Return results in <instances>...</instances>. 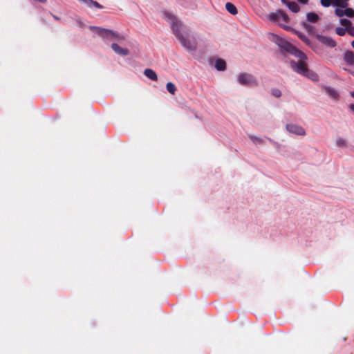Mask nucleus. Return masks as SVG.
Here are the masks:
<instances>
[{
  "mask_svg": "<svg viewBox=\"0 0 354 354\" xmlns=\"http://www.w3.org/2000/svg\"><path fill=\"white\" fill-rule=\"evenodd\" d=\"M278 44L286 52L300 59V61L298 62H291V66L295 71L314 81L318 80V75L314 72L310 71L308 68L306 64L303 61L307 58L306 55L303 52L296 48L290 43L283 39H280Z\"/></svg>",
  "mask_w": 354,
  "mask_h": 354,
  "instance_id": "f257e3e1",
  "label": "nucleus"
},
{
  "mask_svg": "<svg viewBox=\"0 0 354 354\" xmlns=\"http://www.w3.org/2000/svg\"><path fill=\"white\" fill-rule=\"evenodd\" d=\"M162 16L170 24L174 34L178 38L181 45L189 51L195 50L196 49V41L189 39L183 34V31L185 28L183 22L176 15L167 10L162 11Z\"/></svg>",
  "mask_w": 354,
  "mask_h": 354,
  "instance_id": "f03ea898",
  "label": "nucleus"
},
{
  "mask_svg": "<svg viewBox=\"0 0 354 354\" xmlns=\"http://www.w3.org/2000/svg\"><path fill=\"white\" fill-rule=\"evenodd\" d=\"M268 19L273 22H278L279 26H281L285 30L290 29V27L286 26L285 24L280 23L281 20L284 24H287L289 21V17L287 15L286 12H284L281 10H278L275 12H271L268 16Z\"/></svg>",
  "mask_w": 354,
  "mask_h": 354,
  "instance_id": "7ed1b4c3",
  "label": "nucleus"
},
{
  "mask_svg": "<svg viewBox=\"0 0 354 354\" xmlns=\"http://www.w3.org/2000/svg\"><path fill=\"white\" fill-rule=\"evenodd\" d=\"M92 29L95 30V32L100 36L107 38L112 39L115 38L118 39H124V37L123 36L120 35L117 32H115L112 30L102 28L99 27H93Z\"/></svg>",
  "mask_w": 354,
  "mask_h": 354,
  "instance_id": "20e7f679",
  "label": "nucleus"
},
{
  "mask_svg": "<svg viewBox=\"0 0 354 354\" xmlns=\"http://www.w3.org/2000/svg\"><path fill=\"white\" fill-rule=\"evenodd\" d=\"M238 82L240 84L247 86L257 85L256 79L250 74L243 73L238 76Z\"/></svg>",
  "mask_w": 354,
  "mask_h": 354,
  "instance_id": "39448f33",
  "label": "nucleus"
},
{
  "mask_svg": "<svg viewBox=\"0 0 354 354\" xmlns=\"http://www.w3.org/2000/svg\"><path fill=\"white\" fill-rule=\"evenodd\" d=\"M287 131L290 133L298 135V136H304L306 135L305 129L297 124H288L286 127Z\"/></svg>",
  "mask_w": 354,
  "mask_h": 354,
  "instance_id": "423d86ee",
  "label": "nucleus"
},
{
  "mask_svg": "<svg viewBox=\"0 0 354 354\" xmlns=\"http://www.w3.org/2000/svg\"><path fill=\"white\" fill-rule=\"evenodd\" d=\"M317 39L321 43L328 47L334 48L336 46V41L330 37L317 35Z\"/></svg>",
  "mask_w": 354,
  "mask_h": 354,
  "instance_id": "0eeeda50",
  "label": "nucleus"
},
{
  "mask_svg": "<svg viewBox=\"0 0 354 354\" xmlns=\"http://www.w3.org/2000/svg\"><path fill=\"white\" fill-rule=\"evenodd\" d=\"M111 48L115 53L122 56H126L129 53V51L127 48H123L117 44H113L111 45Z\"/></svg>",
  "mask_w": 354,
  "mask_h": 354,
  "instance_id": "6e6552de",
  "label": "nucleus"
},
{
  "mask_svg": "<svg viewBox=\"0 0 354 354\" xmlns=\"http://www.w3.org/2000/svg\"><path fill=\"white\" fill-rule=\"evenodd\" d=\"M282 3L286 4L288 8L293 12L297 13L299 12L300 7L295 1H288L287 0H282Z\"/></svg>",
  "mask_w": 354,
  "mask_h": 354,
  "instance_id": "1a4fd4ad",
  "label": "nucleus"
},
{
  "mask_svg": "<svg viewBox=\"0 0 354 354\" xmlns=\"http://www.w3.org/2000/svg\"><path fill=\"white\" fill-rule=\"evenodd\" d=\"M344 59L348 64L354 66V53L351 50L346 51Z\"/></svg>",
  "mask_w": 354,
  "mask_h": 354,
  "instance_id": "9d476101",
  "label": "nucleus"
},
{
  "mask_svg": "<svg viewBox=\"0 0 354 354\" xmlns=\"http://www.w3.org/2000/svg\"><path fill=\"white\" fill-rule=\"evenodd\" d=\"M82 3L86 4L88 7L92 8L95 7L99 9L103 8V6L95 1L93 0H79Z\"/></svg>",
  "mask_w": 354,
  "mask_h": 354,
  "instance_id": "9b49d317",
  "label": "nucleus"
},
{
  "mask_svg": "<svg viewBox=\"0 0 354 354\" xmlns=\"http://www.w3.org/2000/svg\"><path fill=\"white\" fill-rule=\"evenodd\" d=\"M324 90H325L326 93L333 99H334V100L338 99L339 94L335 88L329 87V86H326L324 88Z\"/></svg>",
  "mask_w": 354,
  "mask_h": 354,
  "instance_id": "f8f14e48",
  "label": "nucleus"
},
{
  "mask_svg": "<svg viewBox=\"0 0 354 354\" xmlns=\"http://www.w3.org/2000/svg\"><path fill=\"white\" fill-rule=\"evenodd\" d=\"M144 74L146 77H147L149 79L151 80L156 81L158 80V77L156 72L151 68H146L144 71Z\"/></svg>",
  "mask_w": 354,
  "mask_h": 354,
  "instance_id": "ddd939ff",
  "label": "nucleus"
},
{
  "mask_svg": "<svg viewBox=\"0 0 354 354\" xmlns=\"http://www.w3.org/2000/svg\"><path fill=\"white\" fill-rule=\"evenodd\" d=\"M215 68L220 71H225L226 68V62L223 59H217L215 62Z\"/></svg>",
  "mask_w": 354,
  "mask_h": 354,
  "instance_id": "4468645a",
  "label": "nucleus"
},
{
  "mask_svg": "<svg viewBox=\"0 0 354 354\" xmlns=\"http://www.w3.org/2000/svg\"><path fill=\"white\" fill-rule=\"evenodd\" d=\"M307 19L310 22L316 23L319 19V17L315 12H308L307 13Z\"/></svg>",
  "mask_w": 354,
  "mask_h": 354,
  "instance_id": "2eb2a0df",
  "label": "nucleus"
},
{
  "mask_svg": "<svg viewBox=\"0 0 354 354\" xmlns=\"http://www.w3.org/2000/svg\"><path fill=\"white\" fill-rule=\"evenodd\" d=\"M225 8L232 15H236L237 13V9L236 6L232 3L227 2L225 4Z\"/></svg>",
  "mask_w": 354,
  "mask_h": 354,
  "instance_id": "dca6fc26",
  "label": "nucleus"
},
{
  "mask_svg": "<svg viewBox=\"0 0 354 354\" xmlns=\"http://www.w3.org/2000/svg\"><path fill=\"white\" fill-rule=\"evenodd\" d=\"M332 3L342 8H345L348 6V3L343 0H332Z\"/></svg>",
  "mask_w": 354,
  "mask_h": 354,
  "instance_id": "f3484780",
  "label": "nucleus"
},
{
  "mask_svg": "<svg viewBox=\"0 0 354 354\" xmlns=\"http://www.w3.org/2000/svg\"><path fill=\"white\" fill-rule=\"evenodd\" d=\"M167 91L171 95H174L176 91V86L172 82H168L166 85Z\"/></svg>",
  "mask_w": 354,
  "mask_h": 354,
  "instance_id": "a211bd4d",
  "label": "nucleus"
},
{
  "mask_svg": "<svg viewBox=\"0 0 354 354\" xmlns=\"http://www.w3.org/2000/svg\"><path fill=\"white\" fill-rule=\"evenodd\" d=\"M250 139L254 143V144H263L264 141L262 138L254 136H250Z\"/></svg>",
  "mask_w": 354,
  "mask_h": 354,
  "instance_id": "6ab92c4d",
  "label": "nucleus"
},
{
  "mask_svg": "<svg viewBox=\"0 0 354 354\" xmlns=\"http://www.w3.org/2000/svg\"><path fill=\"white\" fill-rule=\"evenodd\" d=\"M344 15H346L348 17H354V10L352 8H346L344 10Z\"/></svg>",
  "mask_w": 354,
  "mask_h": 354,
  "instance_id": "aec40b11",
  "label": "nucleus"
},
{
  "mask_svg": "<svg viewBox=\"0 0 354 354\" xmlns=\"http://www.w3.org/2000/svg\"><path fill=\"white\" fill-rule=\"evenodd\" d=\"M340 24H341V25L346 26V27H348L351 25V22L347 19H341Z\"/></svg>",
  "mask_w": 354,
  "mask_h": 354,
  "instance_id": "412c9836",
  "label": "nucleus"
},
{
  "mask_svg": "<svg viewBox=\"0 0 354 354\" xmlns=\"http://www.w3.org/2000/svg\"><path fill=\"white\" fill-rule=\"evenodd\" d=\"M272 95L276 97H279L281 95V92L278 88H272Z\"/></svg>",
  "mask_w": 354,
  "mask_h": 354,
  "instance_id": "4be33fe9",
  "label": "nucleus"
},
{
  "mask_svg": "<svg viewBox=\"0 0 354 354\" xmlns=\"http://www.w3.org/2000/svg\"><path fill=\"white\" fill-rule=\"evenodd\" d=\"M335 32L336 33L339 35V36H343L345 35V32H346V30L344 28H341V27H337L335 29Z\"/></svg>",
  "mask_w": 354,
  "mask_h": 354,
  "instance_id": "5701e85b",
  "label": "nucleus"
},
{
  "mask_svg": "<svg viewBox=\"0 0 354 354\" xmlns=\"http://www.w3.org/2000/svg\"><path fill=\"white\" fill-rule=\"evenodd\" d=\"M320 3L324 7H329L332 3V0H320Z\"/></svg>",
  "mask_w": 354,
  "mask_h": 354,
  "instance_id": "b1692460",
  "label": "nucleus"
},
{
  "mask_svg": "<svg viewBox=\"0 0 354 354\" xmlns=\"http://www.w3.org/2000/svg\"><path fill=\"white\" fill-rule=\"evenodd\" d=\"M335 13L338 17H343L344 15V10H341L339 8H336L335 10Z\"/></svg>",
  "mask_w": 354,
  "mask_h": 354,
  "instance_id": "393cba45",
  "label": "nucleus"
},
{
  "mask_svg": "<svg viewBox=\"0 0 354 354\" xmlns=\"http://www.w3.org/2000/svg\"><path fill=\"white\" fill-rule=\"evenodd\" d=\"M345 143H346V142L343 138H339L337 139V145L338 146H340V147L344 146Z\"/></svg>",
  "mask_w": 354,
  "mask_h": 354,
  "instance_id": "a878e982",
  "label": "nucleus"
},
{
  "mask_svg": "<svg viewBox=\"0 0 354 354\" xmlns=\"http://www.w3.org/2000/svg\"><path fill=\"white\" fill-rule=\"evenodd\" d=\"M298 1L303 4H306L308 1V0H298Z\"/></svg>",
  "mask_w": 354,
  "mask_h": 354,
  "instance_id": "bb28decb",
  "label": "nucleus"
},
{
  "mask_svg": "<svg viewBox=\"0 0 354 354\" xmlns=\"http://www.w3.org/2000/svg\"><path fill=\"white\" fill-rule=\"evenodd\" d=\"M348 33L354 37V28L348 30Z\"/></svg>",
  "mask_w": 354,
  "mask_h": 354,
  "instance_id": "cd10ccee",
  "label": "nucleus"
},
{
  "mask_svg": "<svg viewBox=\"0 0 354 354\" xmlns=\"http://www.w3.org/2000/svg\"><path fill=\"white\" fill-rule=\"evenodd\" d=\"M299 37L303 40V41H306L308 39L306 38L305 36H303L301 35H299Z\"/></svg>",
  "mask_w": 354,
  "mask_h": 354,
  "instance_id": "c85d7f7f",
  "label": "nucleus"
},
{
  "mask_svg": "<svg viewBox=\"0 0 354 354\" xmlns=\"http://www.w3.org/2000/svg\"><path fill=\"white\" fill-rule=\"evenodd\" d=\"M349 108L354 113V104H351Z\"/></svg>",
  "mask_w": 354,
  "mask_h": 354,
  "instance_id": "c756f323",
  "label": "nucleus"
},
{
  "mask_svg": "<svg viewBox=\"0 0 354 354\" xmlns=\"http://www.w3.org/2000/svg\"><path fill=\"white\" fill-rule=\"evenodd\" d=\"M350 95L354 98V91H351Z\"/></svg>",
  "mask_w": 354,
  "mask_h": 354,
  "instance_id": "7c9ffc66",
  "label": "nucleus"
},
{
  "mask_svg": "<svg viewBox=\"0 0 354 354\" xmlns=\"http://www.w3.org/2000/svg\"><path fill=\"white\" fill-rule=\"evenodd\" d=\"M352 47L354 48V40L351 43Z\"/></svg>",
  "mask_w": 354,
  "mask_h": 354,
  "instance_id": "2f4dec72",
  "label": "nucleus"
},
{
  "mask_svg": "<svg viewBox=\"0 0 354 354\" xmlns=\"http://www.w3.org/2000/svg\"><path fill=\"white\" fill-rule=\"evenodd\" d=\"M54 18H55V19H58V17H57L54 16Z\"/></svg>",
  "mask_w": 354,
  "mask_h": 354,
  "instance_id": "473e14b6",
  "label": "nucleus"
}]
</instances>
